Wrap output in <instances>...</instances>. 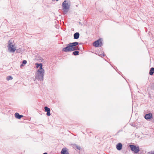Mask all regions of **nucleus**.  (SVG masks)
Returning a JSON list of instances; mask_svg holds the SVG:
<instances>
[{
  "instance_id": "f257e3e1",
  "label": "nucleus",
  "mask_w": 154,
  "mask_h": 154,
  "mask_svg": "<svg viewBox=\"0 0 154 154\" xmlns=\"http://www.w3.org/2000/svg\"><path fill=\"white\" fill-rule=\"evenodd\" d=\"M77 42L70 43L67 45V46L62 49V51L64 52H69L79 50L78 47L76 46L78 45Z\"/></svg>"
},
{
  "instance_id": "f03ea898",
  "label": "nucleus",
  "mask_w": 154,
  "mask_h": 154,
  "mask_svg": "<svg viewBox=\"0 0 154 154\" xmlns=\"http://www.w3.org/2000/svg\"><path fill=\"white\" fill-rule=\"evenodd\" d=\"M69 1V0H65L62 4V10L64 14H66L69 9L70 5L68 4Z\"/></svg>"
},
{
  "instance_id": "7ed1b4c3",
  "label": "nucleus",
  "mask_w": 154,
  "mask_h": 154,
  "mask_svg": "<svg viewBox=\"0 0 154 154\" xmlns=\"http://www.w3.org/2000/svg\"><path fill=\"white\" fill-rule=\"evenodd\" d=\"M44 74V72L43 71H40L39 70H38L35 73V79L39 81H43Z\"/></svg>"
},
{
  "instance_id": "20e7f679",
  "label": "nucleus",
  "mask_w": 154,
  "mask_h": 154,
  "mask_svg": "<svg viewBox=\"0 0 154 154\" xmlns=\"http://www.w3.org/2000/svg\"><path fill=\"white\" fill-rule=\"evenodd\" d=\"M129 147L131 151L134 152L135 153H137L140 151L139 147L138 146H136L133 145H130Z\"/></svg>"
},
{
  "instance_id": "39448f33",
  "label": "nucleus",
  "mask_w": 154,
  "mask_h": 154,
  "mask_svg": "<svg viewBox=\"0 0 154 154\" xmlns=\"http://www.w3.org/2000/svg\"><path fill=\"white\" fill-rule=\"evenodd\" d=\"M14 45L13 44L12 42H11L10 41H9L8 47V50H10V51L12 52H14L16 50L15 48H14Z\"/></svg>"
},
{
  "instance_id": "423d86ee",
  "label": "nucleus",
  "mask_w": 154,
  "mask_h": 154,
  "mask_svg": "<svg viewBox=\"0 0 154 154\" xmlns=\"http://www.w3.org/2000/svg\"><path fill=\"white\" fill-rule=\"evenodd\" d=\"M102 45V40L101 38H100L95 41L93 43V45L96 47H98L99 46L101 47Z\"/></svg>"
},
{
  "instance_id": "0eeeda50",
  "label": "nucleus",
  "mask_w": 154,
  "mask_h": 154,
  "mask_svg": "<svg viewBox=\"0 0 154 154\" xmlns=\"http://www.w3.org/2000/svg\"><path fill=\"white\" fill-rule=\"evenodd\" d=\"M61 154H69L68 149L66 147L63 148L60 152Z\"/></svg>"
},
{
  "instance_id": "6e6552de",
  "label": "nucleus",
  "mask_w": 154,
  "mask_h": 154,
  "mask_svg": "<svg viewBox=\"0 0 154 154\" xmlns=\"http://www.w3.org/2000/svg\"><path fill=\"white\" fill-rule=\"evenodd\" d=\"M45 111L47 112L46 115L48 116L51 115L50 109L47 106H45L44 107Z\"/></svg>"
},
{
  "instance_id": "1a4fd4ad",
  "label": "nucleus",
  "mask_w": 154,
  "mask_h": 154,
  "mask_svg": "<svg viewBox=\"0 0 154 154\" xmlns=\"http://www.w3.org/2000/svg\"><path fill=\"white\" fill-rule=\"evenodd\" d=\"M152 114L151 113H150L145 115L144 118L148 120L151 119L152 117Z\"/></svg>"
},
{
  "instance_id": "9d476101",
  "label": "nucleus",
  "mask_w": 154,
  "mask_h": 154,
  "mask_svg": "<svg viewBox=\"0 0 154 154\" xmlns=\"http://www.w3.org/2000/svg\"><path fill=\"white\" fill-rule=\"evenodd\" d=\"M122 147V144L121 143H118L116 146V149L119 150H121Z\"/></svg>"
},
{
  "instance_id": "9b49d317",
  "label": "nucleus",
  "mask_w": 154,
  "mask_h": 154,
  "mask_svg": "<svg viewBox=\"0 0 154 154\" xmlns=\"http://www.w3.org/2000/svg\"><path fill=\"white\" fill-rule=\"evenodd\" d=\"M15 117L18 119H20L23 117V116L20 115L18 113L16 112L15 114Z\"/></svg>"
},
{
  "instance_id": "f8f14e48",
  "label": "nucleus",
  "mask_w": 154,
  "mask_h": 154,
  "mask_svg": "<svg viewBox=\"0 0 154 154\" xmlns=\"http://www.w3.org/2000/svg\"><path fill=\"white\" fill-rule=\"evenodd\" d=\"M79 35H80L79 32H77L75 33L73 35L74 38L75 39H78L79 38Z\"/></svg>"
},
{
  "instance_id": "ddd939ff",
  "label": "nucleus",
  "mask_w": 154,
  "mask_h": 154,
  "mask_svg": "<svg viewBox=\"0 0 154 154\" xmlns=\"http://www.w3.org/2000/svg\"><path fill=\"white\" fill-rule=\"evenodd\" d=\"M154 74V68L152 67L150 68L149 72V74L150 75H153Z\"/></svg>"
},
{
  "instance_id": "4468645a",
  "label": "nucleus",
  "mask_w": 154,
  "mask_h": 154,
  "mask_svg": "<svg viewBox=\"0 0 154 154\" xmlns=\"http://www.w3.org/2000/svg\"><path fill=\"white\" fill-rule=\"evenodd\" d=\"M39 69L40 71H43V72H44L45 71L44 69L42 68V63H39Z\"/></svg>"
},
{
  "instance_id": "2eb2a0df",
  "label": "nucleus",
  "mask_w": 154,
  "mask_h": 154,
  "mask_svg": "<svg viewBox=\"0 0 154 154\" xmlns=\"http://www.w3.org/2000/svg\"><path fill=\"white\" fill-rule=\"evenodd\" d=\"M79 51H75L72 52V55L75 56L78 55L79 54Z\"/></svg>"
},
{
  "instance_id": "dca6fc26",
  "label": "nucleus",
  "mask_w": 154,
  "mask_h": 154,
  "mask_svg": "<svg viewBox=\"0 0 154 154\" xmlns=\"http://www.w3.org/2000/svg\"><path fill=\"white\" fill-rule=\"evenodd\" d=\"M13 79V77L11 76H8L6 77V79L8 81L11 80Z\"/></svg>"
},
{
  "instance_id": "f3484780",
  "label": "nucleus",
  "mask_w": 154,
  "mask_h": 154,
  "mask_svg": "<svg viewBox=\"0 0 154 154\" xmlns=\"http://www.w3.org/2000/svg\"><path fill=\"white\" fill-rule=\"evenodd\" d=\"M27 63V61L26 60H23V62H22V64H21L20 65V66H23L24 65H23V64H25L26 63Z\"/></svg>"
},
{
  "instance_id": "a211bd4d",
  "label": "nucleus",
  "mask_w": 154,
  "mask_h": 154,
  "mask_svg": "<svg viewBox=\"0 0 154 154\" xmlns=\"http://www.w3.org/2000/svg\"><path fill=\"white\" fill-rule=\"evenodd\" d=\"M75 147L79 150H80L81 149V147L77 145H75Z\"/></svg>"
},
{
  "instance_id": "6ab92c4d",
  "label": "nucleus",
  "mask_w": 154,
  "mask_h": 154,
  "mask_svg": "<svg viewBox=\"0 0 154 154\" xmlns=\"http://www.w3.org/2000/svg\"><path fill=\"white\" fill-rule=\"evenodd\" d=\"M99 55L101 56V57H103L105 56V54L104 53H101V54H99Z\"/></svg>"
},
{
  "instance_id": "aec40b11",
  "label": "nucleus",
  "mask_w": 154,
  "mask_h": 154,
  "mask_svg": "<svg viewBox=\"0 0 154 154\" xmlns=\"http://www.w3.org/2000/svg\"><path fill=\"white\" fill-rule=\"evenodd\" d=\"M36 67L38 68L39 66V64H38L37 63H36Z\"/></svg>"
},
{
  "instance_id": "412c9836",
  "label": "nucleus",
  "mask_w": 154,
  "mask_h": 154,
  "mask_svg": "<svg viewBox=\"0 0 154 154\" xmlns=\"http://www.w3.org/2000/svg\"><path fill=\"white\" fill-rule=\"evenodd\" d=\"M149 154H154V152H149Z\"/></svg>"
},
{
  "instance_id": "4be33fe9",
  "label": "nucleus",
  "mask_w": 154,
  "mask_h": 154,
  "mask_svg": "<svg viewBox=\"0 0 154 154\" xmlns=\"http://www.w3.org/2000/svg\"><path fill=\"white\" fill-rule=\"evenodd\" d=\"M43 154H48L47 153V152H45V153H43Z\"/></svg>"
}]
</instances>
